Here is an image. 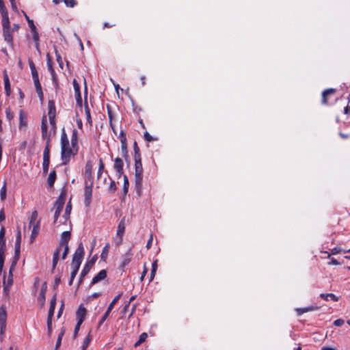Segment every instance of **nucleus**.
Returning a JSON list of instances; mask_svg holds the SVG:
<instances>
[{"mask_svg":"<svg viewBox=\"0 0 350 350\" xmlns=\"http://www.w3.org/2000/svg\"><path fill=\"white\" fill-rule=\"evenodd\" d=\"M78 150L76 147L70 144L65 129H62L61 135V158L62 164L66 165L70 159L77 154Z\"/></svg>","mask_w":350,"mask_h":350,"instance_id":"1","label":"nucleus"},{"mask_svg":"<svg viewBox=\"0 0 350 350\" xmlns=\"http://www.w3.org/2000/svg\"><path fill=\"white\" fill-rule=\"evenodd\" d=\"M29 65L31 71L32 78L34 82L36 92L38 93L40 99H42L43 92L42 91L41 84L39 81L38 73L36 70L35 64L31 59H29Z\"/></svg>","mask_w":350,"mask_h":350,"instance_id":"2","label":"nucleus"},{"mask_svg":"<svg viewBox=\"0 0 350 350\" xmlns=\"http://www.w3.org/2000/svg\"><path fill=\"white\" fill-rule=\"evenodd\" d=\"M96 260H97V256L95 255L92 258V259L90 260H89L88 262H86V264L85 265V266L80 274V278L79 280V286L82 284L84 278L89 273L92 267L94 265V264L95 263Z\"/></svg>","mask_w":350,"mask_h":350,"instance_id":"3","label":"nucleus"},{"mask_svg":"<svg viewBox=\"0 0 350 350\" xmlns=\"http://www.w3.org/2000/svg\"><path fill=\"white\" fill-rule=\"evenodd\" d=\"M21 231L18 230L17 232V236L15 242V251H14V260L12 264V267H14L16 264V262L20 258V252H21Z\"/></svg>","mask_w":350,"mask_h":350,"instance_id":"4","label":"nucleus"},{"mask_svg":"<svg viewBox=\"0 0 350 350\" xmlns=\"http://www.w3.org/2000/svg\"><path fill=\"white\" fill-rule=\"evenodd\" d=\"M122 296V293H120L118 295H117L112 300V301L109 304V306H108V308L107 310V311L105 312V313L104 314V315L102 317V318L100 319L99 323H98V326H100L107 319V318L109 317V314H110L111 311L112 310V309L114 307V305L117 303V301L120 299Z\"/></svg>","mask_w":350,"mask_h":350,"instance_id":"5","label":"nucleus"},{"mask_svg":"<svg viewBox=\"0 0 350 350\" xmlns=\"http://www.w3.org/2000/svg\"><path fill=\"white\" fill-rule=\"evenodd\" d=\"M14 267H10L9 275L7 279L3 280V293L5 296L8 297L10 293V288L13 284V275L12 273V269Z\"/></svg>","mask_w":350,"mask_h":350,"instance_id":"6","label":"nucleus"},{"mask_svg":"<svg viewBox=\"0 0 350 350\" xmlns=\"http://www.w3.org/2000/svg\"><path fill=\"white\" fill-rule=\"evenodd\" d=\"M120 139L121 142V150L123 156L126 159L128 157V151H127V144H126V134L123 131H121L120 133Z\"/></svg>","mask_w":350,"mask_h":350,"instance_id":"7","label":"nucleus"},{"mask_svg":"<svg viewBox=\"0 0 350 350\" xmlns=\"http://www.w3.org/2000/svg\"><path fill=\"white\" fill-rule=\"evenodd\" d=\"M7 312L5 308L2 306L0 308V327L1 332H3L6 327Z\"/></svg>","mask_w":350,"mask_h":350,"instance_id":"8","label":"nucleus"},{"mask_svg":"<svg viewBox=\"0 0 350 350\" xmlns=\"http://www.w3.org/2000/svg\"><path fill=\"white\" fill-rule=\"evenodd\" d=\"M84 255V248L82 243L79 244L78 247L76 249L72 257V261H82Z\"/></svg>","mask_w":350,"mask_h":350,"instance_id":"9","label":"nucleus"},{"mask_svg":"<svg viewBox=\"0 0 350 350\" xmlns=\"http://www.w3.org/2000/svg\"><path fill=\"white\" fill-rule=\"evenodd\" d=\"M71 234L70 231H64L61 236V240L57 248H60V250L63 248V246L68 245V241L70 239Z\"/></svg>","mask_w":350,"mask_h":350,"instance_id":"10","label":"nucleus"},{"mask_svg":"<svg viewBox=\"0 0 350 350\" xmlns=\"http://www.w3.org/2000/svg\"><path fill=\"white\" fill-rule=\"evenodd\" d=\"M47 284L46 282H44L42 285V288L40 292V295L38 297V302L41 306V307L44 306L45 303V295L46 293Z\"/></svg>","mask_w":350,"mask_h":350,"instance_id":"11","label":"nucleus"},{"mask_svg":"<svg viewBox=\"0 0 350 350\" xmlns=\"http://www.w3.org/2000/svg\"><path fill=\"white\" fill-rule=\"evenodd\" d=\"M85 316H86L85 308L83 305L79 306V307L76 312L77 322H79V324H82V323L83 322V321L85 318Z\"/></svg>","mask_w":350,"mask_h":350,"instance_id":"12","label":"nucleus"},{"mask_svg":"<svg viewBox=\"0 0 350 350\" xmlns=\"http://www.w3.org/2000/svg\"><path fill=\"white\" fill-rule=\"evenodd\" d=\"M123 161L118 157L114 160V169L116 170L118 176L120 177L123 174Z\"/></svg>","mask_w":350,"mask_h":350,"instance_id":"13","label":"nucleus"},{"mask_svg":"<svg viewBox=\"0 0 350 350\" xmlns=\"http://www.w3.org/2000/svg\"><path fill=\"white\" fill-rule=\"evenodd\" d=\"M65 203V195L62 193L54 203V208L62 212Z\"/></svg>","mask_w":350,"mask_h":350,"instance_id":"14","label":"nucleus"},{"mask_svg":"<svg viewBox=\"0 0 350 350\" xmlns=\"http://www.w3.org/2000/svg\"><path fill=\"white\" fill-rule=\"evenodd\" d=\"M125 227H126L125 217H123L120 220V221L118 226V230H117V235L120 237V243H121L122 241V237H123V234L125 231Z\"/></svg>","mask_w":350,"mask_h":350,"instance_id":"15","label":"nucleus"},{"mask_svg":"<svg viewBox=\"0 0 350 350\" xmlns=\"http://www.w3.org/2000/svg\"><path fill=\"white\" fill-rule=\"evenodd\" d=\"M133 254L132 252V247L129 248V250L126 252V254L122 257V260L121 262V267H124L126 265H129L131 262V257Z\"/></svg>","mask_w":350,"mask_h":350,"instance_id":"16","label":"nucleus"},{"mask_svg":"<svg viewBox=\"0 0 350 350\" xmlns=\"http://www.w3.org/2000/svg\"><path fill=\"white\" fill-rule=\"evenodd\" d=\"M107 277V271L105 269H103L99 271V273L93 278L91 282V286L98 283V282L105 279Z\"/></svg>","mask_w":350,"mask_h":350,"instance_id":"17","label":"nucleus"},{"mask_svg":"<svg viewBox=\"0 0 350 350\" xmlns=\"http://www.w3.org/2000/svg\"><path fill=\"white\" fill-rule=\"evenodd\" d=\"M32 226L31 234L30 237V242L33 243L40 231V221H38L36 224H33Z\"/></svg>","mask_w":350,"mask_h":350,"instance_id":"18","label":"nucleus"},{"mask_svg":"<svg viewBox=\"0 0 350 350\" xmlns=\"http://www.w3.org/2000/svg\"><path fill=\"white\" fill-rule=\"evenodd\" d=\"M4 40L10 44H12L13 38L10 28L3 29Z\"/></svg>","mask_w":350,"mask_h":350,"instance_id":"19","label":"nucleus"},{"mask_svg":"<svg viewBox=\"0 0 350 350\" xmlns=\"http://www.w3.org/2000/svg\"><path fill=\"white\" fill-rule=\"evenodd\" d=\"M336 92V90L334 88L327 89L322 93V103L325 105L327 103V97L329 95L334 94Z\"/></svg>","mask_w":350,"mask_h":350,"instance_id":"20","label":"nucleus"},{"mask_svg":"<svg viewBox=\"0 0 350 350\" xmlns=\"http://www.w3.org/2000/svg\"><path fill=\"white\" fill-rule=\"evenodd\" d=\"M92 193V185L86 186L85 187V202L87 206H88L90 203Z\"/></svg>","mask_w":350,"mask_h":350,"instance_id":"21","label":"nucleus"},{"mask_svg":"<svg viewBox=\"0 0 350 350\" xmlns=\"http://www.w3.org/2000/svg\"><path fill=\"white\" fill-rule=\"evenodd\" d=\"M27 124V115L24 111L21 110L19 113V126L20 128L25 127Z\"/></svg>","mask_w":350,"mask_h":350,"instance_id":"22","label":"nucleus"},{"mask_svg":"<svg viewBox=\"0 0 350 350\" xmlns=\"http://www.w3.org/2000/svg\"><path fill=\"white\" fill-rule=\"evenodd\" d=\"M135 159V174H142L143 167L141 158L134 159Z\"/></svg>","mask_w":350,"mask_h":350,"instance_id":"23","label":"nucleus"},{"mask_svg":"<svg viewBox=\"0 0 350 350\" xmlns=\"http://www.w3.org/2000/svg\"><path fill=\"white\" fill-rule=\"evenodd\" d=\"M3 81H4V86H5V90L7 96H9L10 94L11 89H10V83L8 75L6 72V71L3 73Z\"/></svg>","mask_w":350,"mask_h":350,"instance_id":"24","label":"nucleus"},{"mask_svg":"<svg viewBox=\"0 0 350 350\" xmlns=\"http://www.w3.org/2000/svg\"><path fill=\"white\" fill-rule=\"evenodd\" d=\"M320 297L326 301H329V299L334 301H338V297L333 293H321L320 294Z\"/></svg>","mask_w":350,"mask_h":350,"instance_id":"25","label":"nucleus"},{"mask_svg":"<svg viewBox=\"0 0 350 350\" xmlns=\"http://www.w3.org/2000/svg\"><path fill=\"white\" fill-rule=\"evenodd\" d=\"M41 130H42V137L43 138L47 137V120L46 116L42 117V124H41Z\"/></svg>","mask_w":350,"mask_h":350,"instance_id":"26","label":"nucleus"},{"mask_svg":"<svg viewBox=\"0 0 350 350\" xmlns=\"http://www.w3.org/2000/svg\"><path fill=\"white\" fill-rule=\"evenodd\" d=\"M48 108H49V112H48L49 117L55 116L56 111H55V103L53 100H49Z\"/></svg>","mask_w":350,"mask_h":350,"instance_id":"27","label":"nucleus"},{"mask_svg":"<svg viewBox=\"0 0 350 350\" xmlns=\"http://www.w3.org/2000/svg\"><path fill=\"white\" fill-rule=\"evenodd\" d=\"M71 145L72 146L76 147L77 149H79L78 146V132L77 129H74L72 130V134L71 136Z\"/></svg>","mask_w":350,"mask_h":350,"instance_id":"28","label":"nucleus"},{"mask_svg":"<svg viewBox=\"0 0 350 350\" xmlns=\"http://www.w3.org/2000/svg\"><path fill=\"white\" fill-rule=\"evenodd\" d=\"M60 248H57L56 250L54 252L53 257V267H52V271H53L57 266V264L59 260V255L60 253Z\"/></svg>","mask_w":350,"mask_h":350,"instance_id":"29","label":"nucleus"},{"mask_svg":"<svg viewBox=\"0 0 350 350\" xmlns=\"http://www.w3.org/2000/svg\"><path fill=\"white\" fill-rule=\"evenodd\" d=\"M56 305V296L54 295L51 300L50 308L49 310L48 317H53L54 314L55 308Z\"/></svg>","mask_w":350,"mask_h":350,"instance_id":"30","label":"nucleus"},{"mask_svg":"<svg viewBox=\"0 0 350 350\" xmlns=\"http://www.w3.org/2000/svg\"><path fill=\"white\" fill-rule=\"evenodd\" d=\"M73 87L77 100H81L80 86L76 79L73 80Z\"/></svg>","mask_w":350,"mask_h":350,"instance_id":"31","label":"nucleus"},{"mask_svg":"<svg viewBox=\"0 0 350 350\" xmlns=\"http://www.w3.org/2000/svg\"><path fill=\"white\" fill-rule=\"evenodd\" d=\"M56 178V173L55 170H53L50 172L47 179V183L49 187H53Z\"/></svg>","mask_w":350,"mask_h":350,"instance_id":"32","label":"nucleus"},{"mask_svg":"<svg viewBox=\"0 0 350 350\" xmlns=\"http://www.w3.org/2000/svg\"><path fill=\"white\" fill-rule=\"evenodd\" d=\"M2 26L3 29H7L10 28V24L8 17V13H4L3 15H2Z\"/></svg>","mask_w":350,"mask_h":350,"instance_id":"33","label":"nucleus"},{"mask_svg":"<svg viewBox=\"0 0 350 350\" xmlns=\"http://www.w3.org/2000/svg\"><path fill=\"white\" fill-rule=\"evenodd\" d=\"M31 33H32V38H33V41L35 42V44H36V47L37 49H39V46H40V44H39V41H40V38H39V33L38 32V30L37 29H35L33 30H31Z\"/></svg>","mask_w":350,"mask_h":350,"instance_id":"34","label":"nucleus"},{"mask_svg":"<svg viewBox=\"0 0 350 350\" xmlns=\"http://www.w3.org/2000/svg\"><path fill=\"white\" fill-rule=\"evenodd\" d=\"M49 142H50V139H49V137H48L46 145V147H45V148L44 150V152H43V160H50Z\"/></svg>","mask_w":350,"mask_h":350,"instance_id":"35","label":"nucleus"},{"mask_svg":"<svg viewBox=\"0 0 350 350\" xmlns=\"http://www.w3.org/2000/svg\"><path fill=\"white\" fill-rule=\"evenodd\" d=\"M317 308L310 306V307H306V308H297L296 312L299 316L303 314L305 312L313 311L316 310Z\"/></svg>","mask_w":350,"mask_h":350,"instance_id":"36","label":"nucleus"},{"mask_svg":"<svg viewBox=\"0 0 350 350\" xmlns=\"http://www.w3.org/2000/svg\"><path fill=\"white\" fill-rule=\"evenodd\" d=\"M142 174H135V183L137 189H140L142 185Z\"/></svg>","mask_w":350,"mask_h":350,"instance_id":"37","label":"nucleus"},{"mask_svg":"<svg viewBox=\"0 0 350 350\" xmlns=\"http://www.w3.org/2000/svg\"><path fill=\"white\" fill-rule=\"evenodd\" d=\"M109 244L107 243L105 245V246L103 247L102 253L100 254V258L102 260H106L108 253H109Z\"/></svg>","mask_w":350,"mask_h":350,"instance_id":"38","label":"nucleus"},{"mask_svg":"<svg viewBox=\"0 0 350 350\" xmlns=\"http://www.w3.org/2000/svg\"><path fill=\"white\" fill-rule=\"evenodd\" d=\"M6 191H7V184L6 181H4L3 187L0 191V197L1 200L3 201L6 198Z\"/></svg>","mask_w":350,"mask_h":350,"instance_id":"39","label":"nucleus"},{"mask_svg":"<svg viewBox=\"0 0 350 350\" xmlns=\"http://www.w3.org/2000/svg\"><path fill=\"white\" fill-rule=\"evenodd\" d=\"M5 230L4 226H1L0 230V246L5 245Z\"/></svg>","mask_w":350,"mask_h":350,"instance_id":"40","label":"nucleus"},{"mask_svg":"<svg viewBox=\"0 0 350 350\" xmlns=\"http://www.w3.org/2000/svg\"><path fill=\"white\" fill-rule=\"evenodd\" d=\"M344 250H342L341 248L340 247H334L332 250L331 251V253H329L327 252H323V253L324 254H327V258H330V256L331 254L332 255H336V254H338L340 252H343Z\"/></svg>","mask_w":350,"mask_h":350,"instance_id":"41","label":"nucleus"},{"mask_svg":"<svg viewBox=\"0 0 350 350\" xmlns=\"http://www.w3.org/2000/svg\"><path fill=\"white\" fill-rule=\"evenodd\" d=\"M64 332H65V329L64 328H62L61 329L60 333L58 335V337H57V340L56 345H55V350H57L58 348L59 347V346L61 345L62 339L64 334Z\"/></svg>","mask_w":350,"mask_h":350,"instance_id":"42","label":"nucleus"},{"mask_svg":"<svg viewBox=\"0 0 350 350\" xmlns=\"http://www.w3.org/2000/svg\"><path fill=\"white\" fill-rule=\"evenodd\" d=\"M38 212L36 211H33L31 214L30 221H29V227L36 224L38 221Z\"/></svg>","mask_w":350,"mask_h":350,"instance_id":"43","label":"nucleus"},{"mask_svg":"<svg viewBox=\"0 0 350 350\" xmlns=\"http://www.w3.org/2000/svg\"><path fill=\"white\" fill-rule=\"evenodd\" d=\"M46 58H47V67H48V69L49 70L50 72H53L54 69L53 68V62H52V59L49 55V54H47L46 55Z\"/></svg>","mask_w":350,"mask_h":350,"instance_id":"44","label":"nucleus"},{"mask_svg":"<svg viewBox=\"0 0 350 350\" xmlns=\"http://www.w3.org/2000/svg\"><path fill=\"white\" fill-rule=\"evenodd\" d=\"M133 148L135 152L134 159L141 158L139 148L136 142H134Z\"/></svg>","mask_w":350,"mask_h":350,"instance_id":"45","label":"nucleus"},{"mask_svg":"<svg viewBox=\"0 0 350 350\" xmlns=\"http://www.w3.org/2000/svg\"><path fill=\"white\" fill-rule=\"evenodd\" d=\"M91 340H92V337H91L90 333H89L88 335L87 336V337L85 338V339L83 341V346H82L83 350H85L88 347V346L89 345Z\"/></svg>","mask_w":350,"mask_h":350,"instance_id":"46","label":"nucleus"},{"mask_svg":"<svg viewBox=\"0 0 350 350\" xmlns=\"http://www.w3.org/2000/svg\"><path fill=\"white\" fill-rule=\"evenodd\" d=\"M104 168H105V165H104L103 161L102 159H100V161H99V167H98V172H97L98 178H99L102 175V174L103 173Z\"/></svg>","mask_w":350,"mask_h":350,"instance_id":"47","label":"nucleus"},{"mask_svg":"<svg viewBox=\"0 0 350 350\" xmlns=\"http://www.w3.org/2000/svg\"><path fill=\"white\" fill-rule=\"evenodd\" d=\"M25 18H26L28 24H29V26L31 30H33L35 29H37L36 25H34V23H33V20L30 19L29 18V16L26 14H25Z\"/></svg>","mask_w":350,"mask_h":350,"instance_id":"48","label":"nucleus"},{"mask_svg":"<svg viewBox=\"0 0 350 350\" xmlns=\"http://www.w3.org/2000/svg\"><path fill=\"white\" fill-rule=\"evenodd\" d=\"M52 318L53 317H48L47 318V329L49 335L52 332Z\"/></svg>","mask_w":350,"mask_h":350,"instance_id":"49","label":"nucleus"},{"mask_svg":"<svg viewBox=\"0 0 350 350\" xmlns=\"http://www.w3.org/2000/svg\"><path fill=\"white\" fill-rule=\"evenodd\" d=\"M64 2L67 7L70 8H73L77 4L76 0H64Z\"/></svg>","mask_w":350,"mask_h":350,"instance_id":"50","label":"nucleus"},{"mask_svg":"<svg viewBox=\"0 0 350 350\" xmlns=\"http://www.w3.org/2000/svg\"><path fill=\"white\" fill-rule=\"evenodd\" d=\"M81 262L80 261H72L71 267L72 270L79 271Z\"/></svg>","mask_w":350,"mask_h":350,"instance_id":"51","label":"nucleus"},{"mask_svg":"<svg viewBox=\"0 0 350 350\" xmlns=\"http://www.w3.org/2000/svg\"><path fill=\"white\" fill-rule=\"evenodd\" d=\"M49 162H50V160H43L42 167H43V172L44 174H46L48 172Z\"/></svg>","mask_w":350,"mask_h":350,"instance_id":"52","label":"nucleus"},{"mask_svg":"<svg viewBox=\"0 0 350 350\" xmlns=\"http://www.w3.org/2000/svg\"><path fill=\"white\" fill-rule=\"evenodd\" d=\"M85 173L90 176L92 174V163L90 161L87 162L85 165Z\"/></svg>","mask_w":350,"mask_h":350,"instance_id":"53","label":"nucleus"},{"mask_svg":"<svg viewBox=\"0 0 350 350\" xmlns=\"http://www.w3.org/2000/svg\"><path fill=\"white\" fill-rule=\"evenodd\" d=\"M55 55H56L57 62L59 67H61L62 68L63 65H64L62 58L57 51H55Z\"/></svg>","mask_w":350,"mask_h":350,"instance_id":"54","label":"nucleus"},{"mask_svg":"<svg viewBox=\"0 0 350 350\" xmlns=\"http://www.w3.org/2000/svg\"><path fill=\"white\" fill-rule=\"evenodd\" d=\"M77 273H78V271L72 270V269L71 274H70V280H69V282H68V284L70 286H71L72 284L73 280H74L76 275L77 274Z\"/></svg>","mask_w":350,"mask_h":350,"instance_id":"55","label":"nucleus"},{"mask_svg":"<svg viewBox=\"0 0 350 350\" xmlns=\"http://www.w3.org/2000/svg\"><path fill=\"white\" fill-rule=\"evenodd\" d=\"M129 179L126 175H124V192L126 193L129 188Z\"/></svg>","mask_w":350,"mask_h":350,"instance_id":"56","label":"nucleus"},{"mask_svg":"<svg viewBox=\"0 0 350 350\" xmlns=\"http://www.w3.org/2000/svg\"><path fill=\"white\" fill-rule=\"evenodd\" d=\"M85 114H86V116H87V120L89 123H92V118H91V116H90V109L88 108V106H85Z\"/></svg>","mask_w":350,"mask_h":350,"instance_id":"57","label":"nucleus"},{"mask_svg":"<svg viewBox=\"0 0 350 350\" xmlns=\"http://www.w3.org/2000/svg\"><path fill=\"white\" fill-rule=\"evenodd\" d=\"M64 247V252L62 254V259L64 260L66 259L67 255H68V251H69V247H68V245H65V246H63Z\"/></svg>","mask_w":350,"mask_h":350,"instance_id":"58","label":"nucleus"},{"mask_svg":"<svg viewBox=\"0 0 350 350\" xmlns=\"http://www.w3.org/2000/svg\"><path fill=\"white\" fill-rule=\"evenodd\" d=\"M345 321L342 319H338L334 321V325L337 327H340L344 324Z\"/></svg>","mask_w":350,"mask_h":350,"instance_id":"59","label":"nucleus"},{"mask_svg":"<svg viewBox=\"0 0 350 350\" xmlns=\"http://www.w3.org/2000/svg\"><path fill=\"white\" fill-rule=\"evenodd\" d=\"M0 12L1 16L3 15L4 13H8L3 1L0 2Z\"/></svg>","mask_w":350,"mask_h":350,"instance_id":"60","label":"nucleus"},{"mask_svg":"<svg viewBox=\"0 0 350 350\" xmlns=\"http://www.w3.org/2000/svg\"><path fill=\"white\" fill-rule=\"evenodd\" d=\"M148 338V334L146 332H143L142 334H141V335L139 336V340L142 342H144L146 338Z\"/></svg>","mask_w":350,"mask_h":350,"instance_id":"61","label":"nucleus"},{"mask_svg":"<svg viewBox=\"0 0 350 350\" xmlns=\"http://www.w3.org/2000/svg\"><path fill=\"white\" fill-rule=\"evenodd\" d=\"M116 189V185L114 180H111L109 186V190L112 192H114Z\"/></svg>","mask_w":350,"mask_h":350,"instance_id":"62","label":"nucleus"},{"mask_svg":"<svg viewBox=\"0 0 350 350\" xmlns=\"http://www.w3.org/2000/svg\"><path fill=\"white\" fill-rule=\"evenodd\" d=\"M5 245L0 246V257L5 258Z\"/></svg>","mask_w":350,"mask_h":350,"instance_id":"63","label":"nucleus"},{"mask_svg":"<svg viewBox=\"0 0 350 350\" xmlns=\"http://www.w3.org/2000/svg\"><path fill=\"white\" fill-rule=\"evenodd\" d=\"M144 138L148 142H152L153 140L152 137L148 132L144 133Z\"/></svg>","mask_w":350,"mask_h":350,"instance_id":"64","label":"nucleus"}]
</instances>
